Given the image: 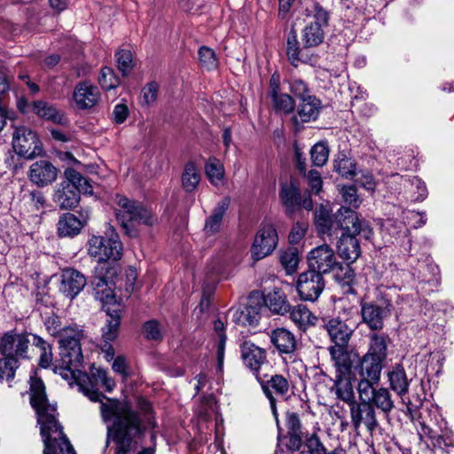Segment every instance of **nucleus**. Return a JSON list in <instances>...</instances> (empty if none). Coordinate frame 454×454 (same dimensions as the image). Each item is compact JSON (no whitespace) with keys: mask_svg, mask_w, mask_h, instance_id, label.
Returning <instances> with one entry per match:
<instances>
[{"mask_svg":"<svg viewBox=\"0 0 454 454\" xmlns=\"http://www.w3.org/2000/svg\"><path fill=\"white\" fill-rule=\"evenodd\" d=\"M88 254L98 260V265H107L109 261L116 262L122 255V243L114 230L107 237L92 236L87 243Z\"/></svg>","mask_w":454,"mask_h":454,"instance_id":"0eeeda50","label":"nucleus"},{"mask_svg":"<svg viewBox=\"0 0 454 454\" xmlns=\"http://www.w3.org/2000/svg\"><path fill=\"white\" fill-rule=\"evenodd\" d=\"M301 194L300 187L295 181L290 180V182L281 184L279 197L285 206L286 214L289 217H292L296 212L297 203H299Z\"/></svg>","mask_w":454,"mask_h":454,"instance_id":"cd10ccee","label":"nucleus"},{"mask_svg":"<svg viewBox=\"0 0 454 454\" xmlns=\"http://www.w3.org/2000/svg\"><path fill=\"white\" fill-rule=\"evenodd\" d=\"M200 181V175L194 162L190 161L184 166L182 175V185L187 192H193Z\"/></svg>","mask_w":454,"mask_h":454,"instance_id":"ea45409f","label":"nucleus"},{"mask_svg":"<svg viewBox=\"0 0 454 454\" xmlns=\"http://www.w3.org/2000/svg\"><path fill=\"white\" fill-rule=\"evenodd\" d=\"M352 375H335L334 384L331 388L337 398L342 400L350 406L356 403L353 385L351 383Z\"/></svg>","mask_w":454,"mask_h":454,"instance_id":"c756f323","label":"nucleus"},{"mask_svg":"<svg viewBox=\"0 0 454 454\" xmlns=\"http://www.w3.org/2000/svg\"><path fill=\"white\" fill-rule=\"evenodd\" d=\"M231 204L230 197H224L213 208L212 213L205 220L203 231L207 237L215 236L220 232L223 216Z\"/></svg>","mask_w":454,"mask_h":454,"instance_id":"bb28decb","label":"nucleus"},{"mask_svg":"<svg viewBox=\"0 0 454 454\" xmlns=\"http://www.w3.org/2000/svg\"><path fill=\"white\" fill-rule=\"evenodd\" d=\"M310 157L315 166H324L329 158V149L327 144L325 142H319L314 145L310 150Z\"/></svg>","mask_w":454,"mask_h":454,"instance_id":"603ef678","label":"nucleus"},{"mask_svg":"<svg viewBox=\"0 0 454 454\" xmlns=\"http://www.w3.org/2000/svg\"><path fill=\"white\" fill-rule=\"evenodd\" d=\"M351 424L355 431H358L361 427H364L367 432L372 435L380 424L377 419L375 408L372 403L366 400H360L349 406Z\"/></svg>","mask_w":454,"mask_h":454,"instance_id":"9d476101","label":"nucleus"},{"mask_svg":"<svg viewBox=\"0 0 454 454\" xmlns=\"http://www.w3.org/2000/svg\"><path fill=\"white\" fill-rule=\"evenodd\" d=\"M357 235H341L337 243V250L340 258L353 262L361 254L359 240Z\"/></svg>","mask_w":454,"mask_h":454,"instance_id":"c85d7f7f","label":"nucleus"},{"mask_svg":"<svg viewBox=\"0 0 454 454\" xmlns=\"http://www.w3.org/2000/svg\"><path fill=\"white\" fill-rule=\"evenodd\" d=\"M32 112L39 117L51 120L57 123L62 121V116L59 111L44 101H34L32 103Z\"/></svg>","mask_w":454,"mask_h":454,"instance_id":"79ce46f5","label":"nucleus"},{"mask_svg":"<svg viewBox=\"0 0 454 454\" xmlns=\"http://www.w3.org/2000/svg\"><path fill=\"white\" fill-rule=\"evenodd\" d=\"M59 291L66 297L74 300L86 286L87 279L79 270L66 268L61 271Z\"/></svg>","mask_w":454,"mask_h":454,"instance_id":"aec40b11","label":"nucleus"},{"mask_svg":"<svg viewBox=\"0 0 454 454\" xmlns=\"http://www.w3.org/2000/svg\"><path fill=\"white\" fill-rule=\"evenodd\" d=\"M264 303L274 314L284 315L290 310L286 296L280 289H274L265 295Z\"/></svg>","mask_w":454,"mask_h":454,"instance_id":"2f4dec72","label":"nucleus"},{"mask_svg":"<svg viewBox=\"0 0 454 454\" xmlns=\"http://www.w3.org/2000/svg\"><path fill=\"white\" fill-rule=\"evenodd\" d=\"M116 203L119 207L116 210V218L125 233L130 237L137 235V231L133 228L134 223L153 226L157 221V217L138 202L117 195Z\"/></svg>","mask_w":454,"mask_h":454,"instance_id":"423d86ee","label":"nucleus"},{"mask_svg":"<svg viewBox=\"0 0 454 454\" xmlns=\"http://www.w3.org/2000/svg\"><path fill=\"white\" fill-rule=\"evenodd\" d=\"M278 236L272 223H263L257 231L251 247L252 258L259 261L270 254L276 248Z\"/></svg>","mask_w":454,"mask_h":454,"instance_id":"f8f14e48","label":"nucleus"},{"mask_svg":"<svg viewBox=\"0 0 454 454\" xmlns=\"http://www.w3.org/2000/svg\"><path fill=\"white\" fill-rule=\"evenodd\" d=\"M359 399L372 403L374 408L377 407L386 416H388L395 408L392 395L387 387L375 388L374 386L371 387H369V395H367V397H364L363 394L359 395Z\"/></svg>","mask_w":454,"mask_h":454,"instance_id":"393cba45","label":"nucleus"},{"mask_svg":"<svg viewBox=\"0 0 454 454\" xmlns=\"http://www.w3.org/2000/svg\"><path fill=\"white\" fill-rule=\"evenodd\" d=\"M315 221L318 231L329 236L337 235L339 231H342L341 235H358L369 240L373 234L368 223L360 220L356 211L346 207H340L333 215L321 207L316 211Z\"/></svg>","mask_w":454,"mask_h":454,"instance_id":"20e7f679","label":"nucleus"},{"mask_svg":"<svg viewBox=\"0 0 454 454\" xmlns=\"http://www.w3.org/2000/svg\"><path fill=\"white\" fill-rule=\"evenodd\" d=\"M287 433L304 434L299 415L296 412H287L286 416Z\"/></svg>","mask_w":454,"mask_h":454,"instance_id":"0e129e2a","label":"nucleus"},{"mask_svg":"<svg viewBox=\"0 0 454 454\" xmlns=\"http://www.w3.org/2000/svg\"><path fill=\"white\" fill-rule=\"evenodd\" d=\"M118 69L126 75L134 67L131 51L129 50H120L115 54Z\"/></svg>","mask_w":454,"mask_h":454,"instance_id":"6e6d98bb","label":"nucleus"},{"mask_svg":"<svg viewBox=\"0 0 454 454\" xmlns=\"http://www.w3.org/2000/svg\"><path fill=\"white\" fill-rule=\"evenodd\" d=\"M30 335L26 331L18 332L17 329L4 332L0 336V354L19 362L29 360Z\"/></svg>","mask_w":454,"mask_h":454,"instance_id":"1a4fd4ad","label":"nucleus"},{"mask_svg":"<svg viewBox=\"0 0 454 454\" xmlns=\"http://www.w3.org/2000/svg\"><path fill=\"white\" fill-rule=\"evenodd\" d=\"M27 176L33 184L44 187L57 179L58 169L49 160H39L30 166Z\"/></svg>","mask_w":454,"mask_h":454,"instance_id":"4be33fe9","label":"nucleus"},{"mask_svg":"<svg viewBox=\"0 0 454 454\" xmlns=\"http://www.w3.org/2000/svg\"><path fill=\"white\" fill-rule=\"evenodd\" d=\"M270 342L282 355H293L298 347L295 335L286 328H277L270 333Z\"/></svg>","mask_w":454,"mask_h":454,"instance_id":"a878e982","label":"nucleus"},{"mask_svg":"<svg viewBox=\"0 0 454 454\" xmlns=\"http://www.w3.org/2000/svg\"><path fill=\"white\" fill-rule=\"evenodd\" d=\"M287 313L290 314V319L300 329L305 330L308 326L316 324L317 317L302 304H298L293 308L290 306V310Z\"/></svg>","mask_w":454,"mask_h":454,"instance_id":"72a5a7b5","label":"nucleus"},{"mask_svg":"<svg viewBox=\"0 0 454 454\" xmlns=\"http://www.w3.org/2000/svg\"><path fill=\"white\" fill-rule=\"evenodd\" d=\"M33 345L41 351L39 365L42 368H48L52 363V348L51 346L41 336L32 334Z\"/></svg>","mask_w":454,"mask_h":454,"instance_id":"c03bdc74","label":"nucleus"},{"mask_svg":"<svg viewBox=\"0 0 454 454\" xmlns=\"http://www.w3.org/2000/svg\"><path fill=\"white\" fill-rule=\"evenodd\" d=\"M309 223L306 221H297L292 227L288 235L289 242L298 244L305 236Z\"/></svg>","mask_w":454,"mask_h":454,"instance_id":"bf43d9fd","label":"nucleus"},{"mask_svg":"<svg viewBox=\"0 0 454 454\" xmlns=\"http://www.w3.org/2000/svg\"><path fill=\"white\" fill-rule=\"evenodd\" d=\"M116 274L115 267L108 265H98L95 268V277L92 284L97 289L101 288L102 292L110 291V284L113 277Z\"/></svg>","mask_w":454,"mask_h":454,"instance_id":"e433bc0d","label":"nucleus"},{"mask_svg":"<svg viewBox=\"0 0 454 454\" xmlns=\"http://www.w3.org/2000/svg\"><path fill=\"white\" fill-rule=\"evenodd\" d=\"M387 377L391 389L399 396L402 397L408 392L410 382L402 365L395 366L392 371L388 372Z\"/></svg>","mask_w":454,"mask_h":454,"instance_id":"473e14b6","label":"nucleus"},{"mask_svg":"<svg viewBox=\"0 0 454 454\" xmlns=\"http://www.w3.org/2000/svg\"><path fill=\"white\" fill-rule=\"evenodd\" d=\"M286 55L291 65L298 67L300 62H302L301 56V49L297 39V35L294 31L289 33L286 42Z\"/></svg>","mask_w":454,"mask_h":454,"instance_id":"a18cd8bd","label":"nucleus"},{"mask_svg":"<svg viewBox=\"0 0 454 454\" xmlns=\"http://www.w3.org/2000/svg\"><path fill=\"white\" fill-rule=\"evenodd\" d=\"M325 286V281L318 272L308 270L299 275L297 291L301 300L316 301Z\"/></svg>","mask_w":454,"mask_h":454,"instance_id":"4468645a","label":"nucleus"},{"mask_svg":"<svg viewBox=\"0 0 454 454\" xmlns=\"http://www.w3.org/2000/svg\"><path fill=\"white\" fill-rule=\"evenodd\" d=\"M338 262L334 251L328 245L318 246L308 254L309 269L322 276L334 271Z\"/></svg>","mask_w":454,"mask_h":454,"instance_id":"2eb2a0df","label":"nucleus"},{"mask_svg":"<svg viewBox=\"0 0 454 454\" xmlns=\"http://www.w3.org/2000/svg\"><path fill=\"white\" fill-rule=\"evenodd\" d=\"M334 170L345 178L352 179L356 176V163L345 154H339L334 160Z\"/></svg>","mask_w":454,"mask_h":454,"instance_id":"37998d69","label":"nucleus"},{"mask_svg":"<svg viewBox=\"0 0 454 454\" xmlns=\"http://www.w3.org/2000/svg\"><path fill=\"white\" fill-rule=\"evenodd\" d=\"M199 59L201 66L207 70L216 69L218 67V59L215 51L207 46H201L198 51Z\"/></svg>","mask_w":454,"mask_h":454,"instance_id":"864d4df0","label":"nucleus"},{"mask_svg":"<svg viewBox=\"0 0 454 454\" xmlns=\"http://www.w3.org/2000/svg\"><path fill=\"white\" fill-rule=\"evenodd\" d=\"M257 380L262 388L266 397L270 401V409L275 417H277V399L276 397L285 399L290 390L289 381L281 374H274L270 379L265 380L257 375Z\"/></svg>","mask_w":454,"mask_h":454,"instance_id":"dca6fc26","label":"nucleus"},{"mask_svg":"<svg viewBox=\"0 0 454 454\" xmlns=\"http://www.w3.org/2000/svg\"><path fill=\"white\" fill-rule=\"evenodd\" d=\"M205 172L213 184H217L223 177V167L216 159L210 160L205 166Z\"/></svg>","mask_w":454,"mask_h":454,"instance_id":"5fc2aeb1","label":"nucleus"},{"mask_svg":"<svg viewBox=\"0 0 454 454\" xmlns=\"http://www.w3.org/2000/svg\"><path fill=\"white\" fill-rule=\"evenodd\" d=\"M411 185V190H416L418 195L415 196L414 200L420 201L427 198V189L425 183L418 176L409 177L405 180Z\"/></svg>","mask_w":454,"mask_h":454,"instance_id":"680f3d73","label":"nucleus"},{"mask_svg":"<svg viewBox=\"0 0 454 454\" xmlns=\"http://www.w3.org/2000/svg\"><path fill=\"white\" fill-rule=\"evenodd\" d=\"M239 348L241 358L245 365L257 377L259 375V369L266 361V351L250 340L243 341Z\"/></svg>","mask_w":454,"mask_h":454,"instance_id":"b1692460","label":"nucleus"},{"mask_svg":"<svg viewBox=\"0 0 454 454\" xmlns=\"http://www.w3.org/2000/svg\"><path fill=\"white\" fill-rule=\"evenodd\" d=\"M289 89L291 92L301 100L307 96H310L309 94V88L307 83L301 79H293L289 82Z\"/></svg>","mask_w":454,"mask_h":454,"instance_id":"e2e57ef3","label":"nucleus"},{"mask_svg":"<svg viewBox=\"0 0 454 454\" xmlns=\"http://www.w3.org/2000/svg\"><path fill=\"white\" fill-rule=\"evenodd\" d=\"M145 337L149 340H158L161 339L159 324L155 320H150L144 325Z\"/></svg>","mask_w":454,"mask_h":454,"instance_id":"69168bd1","label":"nucleus"},{"mask_svg":"<svg viewBox=\"0 0 454 454\" xmlns=\"http://www.w3.org/2000/svg\"><path fill=\"white\" fill-rule=\"evenodd\" d=\"M329 354L335 368V375H351L359 355L348 346L329 347Z\"/></svg>","mask_w":454,"mask_h":454,"instance_id":"6ab92c4d","label":"nucleus"},{"mask_svg":"<svg viewBox=\"0 0 454 454\" xmlns=\"http://www.w3.org/2000/svg\"><path fill=\"white\" fill-rule=\"evenodd\" d=\"M13 149L20 156L33 159L41 154L42 145L35 132L27 127H17L12 135Z\"/></svg>","mask_w":454,"mask_h":454,"instance_id":"9b49d317","label":"nucleus"},{"mask_svg":"<svg viewBox=\"0 0 454 454\" xmlns=\"http://www.w3.org/2000/svg\"><path fill=\"white\" fill-rule=\"evenodd\" d=\"M307 11L309 12L308 17L312 19L308 24L320 25L324 28L328 27L330 12L326 8L323 7L318 2H314Z\"/></svg>","mask_w":454,"mask_h":454,"instance_id":"a19ab883","label":"nucleus"},{"mask_svg":"<svg viewBox=\"0 0 454 454\" xmlns=\"http://www.w3.org/2000/svg\"><path fill=\"white\" fill-rule=\"evenodd\" d=\"M85 221L80 220L71 213L63 214L57 223L58 234L60 237H74L82 229Z\"/></svg>","mask_w":454,"mask_h":454,"instance_id":"7c9ffc66","label":"nucleus"},{"mask_svg":"<svg viewBox=\"0 0 454 454\" xmlns=\"http://www.w3.org/2000/svg\"><path fill=\"white\" fill-rule=\"evenodd\" d=\"M159 85L156 82H148L142 90L143 105L149 106L153 103L158 97Z\"/></svg>","mask_w":454,"mask_h":454,"instance_id":"052dcab7","label":"nucleus"},{"mask_svg":"<svg viewBox=\"0 0 454 454\" xmlns=\"http://www.w3.org/2000/svg\"><path fill=\"white\" fill-rule=\"evenodd\" d=\"M305 434L287 433L288 442L286 447L291 451H299L304 443Z\"/></svg>","mask_w":454,"mask_h":454,"instance_id":"338daca9","label":"nucleus"},{"mask_svg":"<svg viewBox=\"0 0 454 454\" xmlns=\"http://www.w3.org/2000/svg\"><path fill=\"white\" fill-rule=\"evenodd\" d=\"M66 180L58 184L53 200L62 209L73 208L80 200V192L92 193V186L89 180L75 169L67 168L65 171Z\"/></svg>","mask_w":454,"mask_h":454,"instance_id":"39448f33","label":"nucleus"},{"mask_svg":"<svg viewBox=\"0 0 454 454\" xmlns=\"http://www.w3.org/2000/svg\"><path fill=\"white\" fill-rule=\"evenodd\" d=\"M438 268L435 265L428 264L424 267L421 276H419V281L420 284H429L431 286H436L439 284Z\"/></svg>","mask_w":454,"mask_h":454,"instance_id":"4d7b16f0","label":"nucleus"},{"mask_svg":"<svg viewBox=\"0 0 454 454\" xmlns=\"http://www.w3.org/2000/svg\"><path fill=\"white\" fill-rule=\"evenodd\" d=\"M325 29L320 25L307 24L302 31V43L305 48L316 47L324 42Z\"/></svg>","mask_w":454,"mask_h":454,"instance_id":"c9c22d12","label":"nucleus"},{"mask_svg":"<svg viewBox=\"0 0 454 454\" xmlns=\"http://www.w3.org/2000/svg\"><path fill=\"white\" fill-rule=\"evenodd\" d=\"M303 446L306 450H302L301 453L325 454L326 451V448L316 432L305 434Z\"/></svg>","mask_w":454,"mask_h":454,"instance_id":"8fccbe9b","label":"nucleus"},{"mask_svg":"<svg viewBox=\"0 0 454 454\" xmlns=\"http://www.w3.org/2000/svg\"><path fill=\"white\" fill-rule=\"evenodd\" d=\"M382 362L370 356H358L352 372V378L357 380L358 395H369V387L378 385L380 380Z\"/></svg>","mask_w":454,"mask_h":454,"instance_id":"6e6552de","label":"nucleus"},{"mask_svg":"<svg viewBox=\"0 0 454 454\" xmlns=\"http://www.w3.org/2000/svg\"><path fill=\"white\" fill-rule=\"evenodd\" d=\"M47 332L54 337H59V356L54 364V372L59 373L64 380L75 383L78 390L90 400L98 399V387L100 384L107 392L114 387V380L108 377L107 372L92 366L90 375L82 372L79 367L83 362L82 341L86 338L83 329L77 325L61 326L59 317L52 315L45 320Z\"/></svg>","mask_w":454,"mask_h":454,"instance_id":"f257e3e1","label":"nucleus"},{"mask_svg":"<svg viewBox=\"0 0 454 454\" xmlns=\"http://www.w3.org/2000/svg\"><path fill=\"white\" fill-rule=\"evenodd\" d=\"M342 199L346 204L354 208H357L361 204V200L357 194V189L355 185L343 186L340 189Z\"/></svg>","mask_w":454,"mask_h":454,"instance_id":"13d9d810","label":"nucleus"},{"mask_svg":"<svg viewBox=\"0 0 454 454\" xmlns=\"http://www.w3.org/2000/svg\"><path fill=\"white\" fill-rule=\"evenodd\" d=\"M98 82L103 90H110L119 86L120 79L113 68L103 67L98 76Z\"/></svg>","mask_w":454,"mask_h":454,"instance_id":"3c124183","label":"nucleus"},{"mask_svg":"<svg viewBox=\"0 0 454 454\" xmlns=\"http://www.w3.org/2000/svg\"><path fill=\"white\" fill-rule=\"evenodd\" d=\"M272 108L277 114H288L292 113L295 107V101L287 93L274 91L271 96Z\"/></svg>","mask_w":454,"mask_h":454,"instance_id":"4c0bfd02","label":"nucleus"},{"mask_svg":"<svg viewBox=\"0 0 454 454\" xmlns=\"http://www.w3.org/2000/svg\"><path fill=\"white\" fill-rule=\"evenodd\" d=\"M387 336L384 333H374L370 335V345L366 356L374 357L383 363L387 356Z\"/></svg>","mask_w":454,"mask_h":454,"instance_id":"f704fd0d","label":"nucleus"},{"mask_svg":"<svg viewBox=\"0 0 454 454\" xmlns=\"http://www.w3.org/2000/svg\"><path fill=\"white\" fill-rule=\"evenodd\" d=\"M129 108L125 104H117L113 111V121L116 124L123 123L129 116Z\"/></svg>","mask_w":454,"mask_h":454,"instance_id":"774afa93","label":"nucleus"},{"mask_svg":"<svg viewBox=\"0 0 454 454\" xmlns=\"http://www.w3.org/2000/svg\"><path fill=\"white\" fill-rule=\"evenodd\" d=\"M29 390L44 444L43 454H76L56 418V407L48 403L43 380L31 377Z\"/></svg>","mask_w":454,"mask_h":454,"instance_id":"7ed1b4c3","label":"nucleus"},{"mask_svg":"<svg viewBox=\"0 0 454 454\" xmlns=\"http://www.w3.org/2000/svg\"><path fill=\"white\" fill-rule=\"evenodd\" d=\"M20 366V362L19 361L12 360L6 356L0 358V381L11 382Z\"/></svg>","mask_w":454,"mask_h":454,"instance_id":"09e8293b","label":"nucleus"},{"mask_svg":"<svg viewBox=\"0 0 454 454\" xmlns=\"http://www.w3.org/2000/svg\"><path fill=\"white\" fill-rule=\"evenodd\" d=\"M389 306L390 303L387 301L382 303L375 301L363 302L361 304L362 322L372 331L381 330L384 318L389 315Z\"/></svg>","mask_w":454,"mask_h":454,"instance_id":"a211bd4d","label":"nucleus"},{"mask_svg":"<svg viewBox=\"0 0 454 454\" xmlns=\"http://www.w3.org/2000/svg\"><path fill=\"white\" fill-rule=\"evenodd\" d=\"M320 107L321 101L315 96H307V98L301 99L298 106L297 114L291 119L295 131H299L303 123L316 120L319 114Z\"/></svg>","mask_w":454,"mask_h":454,"instance_id":"412c9836","label":"nucleus"},{"mask_svg":"<svg viewBox=\"0 0 454 454\" xmlns=\"http://www.w3.org/2000/svg\"><path fill=\"white\" fill-rule=\"evenodd\" d=\"M280 262L287 274H293L298 267L299 254L295 247H288L280 254Z\"/></svg>","mask_w":454,"mask_h":454,"instance_id":"de8ad7c7","label":"nucleus"},{"mask_svg":"<svg viewBox=\"0 0 454 454\" xmlns=\"http://www.w3.org/2000/svg\"><path fill=\"white\" fill-rule=\"evenodd\" d=\"M229 314L234 323L241 325H253L257 322V313L251 306L231 309Z\"/></svg>","mask_w":454,"mask_h":454,"instance_id":"58836bf2","label":"nucleus"},{"mask_svg":"<svg viewBox=\"0 0 454 454\" xmlns=\"http://www.w3.org/2000/svg\"><path fill=\"white\" fill-rule=\"evenodd\" d=\"M103 309L108 318L106 319V326L102 328V338L105 342L102 346V351L105 354L106 359L111 361L114 357V348L110 342L118 336L121 309L120 305H104Z\"/></svg>","mask_w":454,"mask_h":454,"instance_id":"ddd939ff","label":"nucleus"},{"mask_svg":"<svg viewBox=\"0 0 454 454\" xmlns=\"http://www.w3.org/2000/svg\"><path fill=\"white\" fill-rule=\"evenodd\" d=\"M98 393V399L92 402L100 403V411L105 421L114 420L107 427L104 451L109 448L113 454H135L138 449V437L142 433L138 415L118 401L106 398Z\"/></svg>","mask_w":454,"mask_h":454,"instance_id":"f03ea898","label":"nucleus"},{"mask_svg":"<svg viewBox=\"0 0 454 454\" xmlns=\"http://www.w3.org/2000/svg\"><path fill=\"white\" fill-rule=\"evenodd\" d=\"M73 99L81 110L94 107L100 99V92L97 86L88 81L78 82L73 92Z\"/></svg>","mask_w":454,"mask_h":454,"instance_id":"5701e85b","label":"nucleus"},{"mask_svg":"<svg viewBox=\"0 0 454 454\" xmlns=\"http://www.w3.org/2000/svg\"><path fill=\"white\" fill-rule=\"evenodd\" d=\"M323 328L333 342L330 347H340L348 346L356 325L355 324L350 325L347 321L336 317L323 318Z\"/></svg>","mask_w":454,"mask_h":454,"instance_id":"f3484780","label":"nucleus"},{"mask_svg":"<svg viewBox=\"0 0 454 454\" xmlns=\"http://www.w3.org/2000/svg\"><path fill=\"white\" fill-rule=\"evenodd\" d=\"M334 273L335 280L342 286L350 287L356 280V274L349 264H341L338 262L336 270L333 271Z\"/></svg>","mask_w":454,"mask_h":454,"instance_id":"49530a36","label":"nucleus"}]
</instances>
